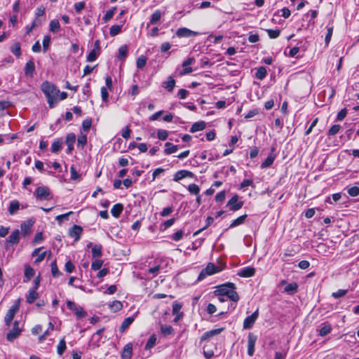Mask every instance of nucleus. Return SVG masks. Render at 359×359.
<instances>
[{
  "mask_svg": "<svg viewBox=\"0 0 359 359\" xmlns=\"http://www.w3.org/2000/svg\"><path fill=\"white\" fill-rule=\"evenodd\" d=\"M214 293L217 296H225L234 303H236L240 299L236 291L235 284L232 283H226L217 286ZM231 306L235 309L236 304H231Z\"/></svg>",
  "mask_w": 359,
  "mask_h": 359,
  "instance_id": "1",
  "label": "nucleus"
},
{
  "mask_svg": "<svg viewBox=\"0 0 359 359\" xmlns=\"http://www.w3.org/2000/svg\"><path fill=\"white\" fill-rule=\"evenodd\" d=\"M41 90L47 97L49 107L50 108L54 107L57 102V97L60 93V90L55 85L48 81H45L42 83Z\"/></svg>",
  "mask_w": 359,
  "mask_h": 359,
  "instance_id": "2",
  "label": "nucleus"
},
{
  "mask_svg": "<svg viewBox=\"0 0 359 359\" xmlns=\"http://www.w3.org/2000/svg\"><path fill=\"white\" fill-rule=\"evenodd\" d=\"M38 200H50L53 198L50 189L46 186L39 187L34 193Z\"/></svg>",
  "mask_w": 359,
  "mask_h": 359,
  "instance_id": "3",
  "label": "nucleus"
},
{
  "mask_svg": "<svg viewBox=\"0 0 359 359\" xmlns=\"http://www.w3.org/2000/svg\"><path fill=\"white\" fill-rule=\"evenodd\" d=\"M221 271L222 269H220L219 266H215L212 263H209L206 267L203 269L200 273L198 277V280H202L205 278L206 276H210Z\"/></svg>",
  "mask_w": 359,
  "mask_h": 359,
  "instance_id": "4",
  "label": "nucleus"
},
{
  "mask_svg": "<svg viewBox=\"0 0 359 359\" xmlns=\"http://www.w3.org/2000/svg\"><path fill=\"white\" fill-rule=\"evenodd\" d=\"M67 308L72 311L77 318L81 319L86 316V311L83 309V308L80 306L76 305L74 302L68 300L67 302Z\"/></svg>",
  "mask_w": 359,
  "mask_h": 359,
  "instance_id": "5",
  "label": "nucleus"
},
{
  "mask_svg": "<svg viewBox=\"0 0 359 359\" xmlns=\"http://www.w3.org/2000/svg\"><path fill=\"white\" fill-rule=\"evenodd\" d=\"M20 322L15 320L12 329L7 333L6 339L9 341H13L18 337L22 332V329L19 327Z\"/></svg>",
  "mask_w": 359,
  "mask_h": 359,
  "instance_id": "6",
  "label": "nucleus"
},
{
  "mask_svg": "<svg viewBox=\"0 0 359 359\" xmlns=\"http://www.w3.org/2000/svg\"><path fill=\"white\" fill-rule=\"evenodd\" d=\"M243 205V201H238V196L234 195L227 203L226 205L232 211H237L240 210Z\"/></svg>",
  "mask_w": 359,
  "mask_h": 359,
  "instance_id": "7",
  "label": "nucleus"
},
{
  "mask_svg": "<svg viewBox=\"0 0 359 359\" xmlns=\"http://www.w3.org/2000/svg\"><path fill=\"white\" fill-rule=\"evenodd\" d=\"M258 316H259V310L257 309L250 316L246 317L243 322V328L244 329L252 328L253 325L255 324L256 320L257 319Z\"/></svg>",
  "mask_w": 359,
  "mask_h": 359,
  "instance_id": "8",
  "label": "nucleus"
},
{
  "mask_svg": "<svg viewBox=\"0 0 359 359\" xmlns=\"http://www.w3.org/2000/svg\"><path fill=\"white\" fill-rule=\"evenodd\" d=\"M19 310V305L18 304H15L13 305L11 309L8 311L5 316V324L7 326H10L15 313Z\"/></svg>",
  "mask_w": 359,
  "mask_h": 359,
  "instance_id": "9",
  "label": "nucleus"
},
{
  "mask_svg": "<svg viewBox=\"0 0 359 359\" xmlns=\"http://www.w3.org/2000/svg\"><path fill=\"white\" fill-rule=\"evenodd\" d=\"M257 337L252 332L248 335V354L252 356L255 353V346Z\"/></svg>",
  "mask_w": 359,
  "mask_h": 359,
  "instance_id": "10",
  "label": "nucleus"
},
{
  "mask_svg": "<svg viewBox=\"0 0 359 359\" xmlns=\"http://www.w3.org/2000/svg\"><path fill=\"white\" fill-rule=\"evenodd\" d=\"M198 34V32L192 31L186 27L179 28L176 32V35L178 37H190V36H197Z\"/></svg>",
  "mask_w": 359,
  "mask_h": 359,
  "instance_id": "11",
  "label": "nucleus"
},
{
  "mask_svg": "<svg viewBox=\"0 0 359 359\" xmlns=\"http://www.w3.org/2000/svg\"><path fill=\"white\" fill-rule=\"evenodd\" d=\"M83 232L81 226L74 224L69 231V235L72 238H74L75 241L80 239L81 235Z\"/></svg>",
  "mask_w": 359,
  "mask_h": 359,
  "instance_id": "12",
  "label": "nucleus"
},
{
  "mask_svg": "<svg viewBox=\"0 0 359 359\" xmlns=\"http://www.w3.org/2000/svg\"><path fill=\"white\" fill-rule=\"evenodd\" d=\"M34 223L33 219H29L27 221L23 222L21 225V231L23 236H27L29 234L31 231V229Z\"/></svg>",
  "mask_w": 359,
  "mask_h": 359,
  "instance_id": "13",
  "label": "nucleus"
},
{
  "mask_svg": "<svg viewBox=\"0 0 359 359\" xmlns=\"http://www.w3.org/2000/svg\"><path fill=\"white\" fill-rule=\"evenodd\" d=\"M224 327H221L205 332L201 337V342L208 340L215 335L219 334L224 330Z\"/></svg>",
  "mask_w": 359,
  "mask_h": 359,
  "instance_id": "14",
  "label": "nucleus"
},
{
  "mask_svg": "<svg viewBox=\"0 0 359 359\" xmlns=\"http://www.w3.org/2000/svg\"><path fill=\"white\" fill-rule=\"evenodd\" d=\"M194 177L193 172H191L189 170H182L177 171L175 174L173 180L175 182H178L185 177Z\"/></svg>",
  "mask_w": 359,
  "mask_h": 359,
  "instance_id": "15",
  "label": "nucleus"
},
{
  "mask_svg": "<svg viewBox=\"0 0 359 359\" xmlns=\"http://www.w3.org/2000/svg\"><path fill=\"white\" fill-rule=\"evenodd\" d=\"M255 269L254 267L248 266L241 269L238 272V275L243 278H250L255 275Z\"/></svg>",
  "mask_w": 359,
  "mask_h": 359,
  "instance_id": "16",
  "label": "nucleus"
},
{
  "mask_svg": "<svg viewBox=\"0 0 359 359\" xmlns=\"http://www.w3.org/2000/svg\"><path fill=\"white\" fill-rule=\"evenodd\" d=\"M76 140V135L74 133H71L67 134L66 137L65 143L67 145V152L70 153L74 149V144Z\"/></svg>",
  "mask_w": 359,
  "mask_h": 359,
  "instance_id": "17",
  "label": "nucleus"
},
{
  "mask_svg": "<svg viewBox=\"0 0 359 359\" xmlns=\"http://www.w3.org/2000/svg\"><path fill=\"white\" fill-rule=\"evenodd\" d=\"M20 241V231L14 230L12 233L6 239V243L10 244H18Z\"/></svg>",
  "mask_w": 359,
  "mask_h": 359,
  "instance_id": "18",
  "label": "nucleus"
},
{
  "mask_svg": "<svg viewBox=\"0 0 359 359\" xmlns=\"http://www.w3.org/2000/svg\"><path fill=\"white\" fill-rule=\"evenodd\" d=\"M35 71L34 63L32 60H29L25 67V74L27 76L32 77Z\"/></svg>",
  "mask_w": 359,
  "mask_h": 359,
  "instance_id": "19",
  "label": "nucleus"
},
{
  "mask_svg": "<svg viewBox=\"0 0 359 359\" xmlns=\"http://www.w3.org/2000/svg\"><path fill=\"white\" fill-rule=\"evenodd\" d=\"M133 355V346L131 344H126L121 353V358L123 359H129Z\"/></svg>",
  "mask_w": 359,
  "mask_h": 359,
  "instance_id": "20",
  "label": "nucleus"
},
{
  "mask_svg": "<svg viewBox=\"0 0 359 359\" xmlns=\"http://www.w3.org/2000/svg\"><path fill=\"white\" fill-rule=\"evenodd\" d=\"M123 204L116 203L112 207V208L111 210V215L114 217L118 218V217H119L121 212H123Z\"/></svg>",
  "mask_w": 359,
  "mask_h": 359,
  "instance_id": "21",
  "label": "nucleus"
},
{
  "mask_svg": "<svg viewBox=\"0 0 359 359\" xmlns=\"http://www.w3.org/2000/svg\"><path fill=\"white\" fill-rule=\"evenodd\" d=\"M205 126H206V123L205 121H202L196 122L191 126V127L190 128V132L196 133L198 131L203 130V129H205Z\"/></svg>",
  "mask_w": 359,
  "mask_h": 359,
  "instance_id": "22",
  "label": "nucleus"
},
{
  "mask_svg": "<svg viewBox=\"0 0 359 359\" xmlns=\"http://www.w3.org/2000/svg\"><path fill=\"white\" fill-rule=\"evenodd\" d=\"M20 208V203L17 200H13L10 203L8 212L11 215H15Z\"/></svg>",
  "mask_w": 359,
  "mask_h": 359,
  "instance_id": "23",
  "label": "nucleus"
},
{
  "mask_svg": "<svg viewBox=\"0 0 359 359\" xmlns=\"http://www.w3.org/2000/svg\"><path fill=\"white\" fill-rule=\"evenodd\" d=\"M175 85V81L172 76H169L166 81H164L162 84V86L168 90V91L171 92Z\"/></svg>",
  "mask_w": 359,
  "mask_h": 359,
  "instance_id": "24",
  "label": "nucleus"
},
{
  "mask_svg": "<svg viewBox=\"0 0 359 359\" xmlns=\"http://www.w3.org/2000/svg\"><path fill=\"white\" fill-rule=\"evenodd\" d=\"M161 333L164 336L174 334V329L170 325H161Z\"/></svg>",
  "mask_w": 359,
  "mask_h": 359,
  "instance_id": "25",
  "label": "nucleus"
},
{
  "mask_svg": "<svg viewBox=\"0 0 359 359\" xmlns=\"http://www.w3.org/2000/svg\"><path fill=\"white\" fill-rule=\"evenodd\" d=\"M102 247L100 244H95L92 248V256L93 258L100 257L102 255Z\"/></svg>",
  "mask_w": 359,
  "mask_h": 359,
  "instance_id": "26",
  "label": "nucleus"
},
{
  "mask_svg": "<svg viewBox=\"0 0 359 359\" xmlns=\"http://www.w3.org/2000/svg\"><path fill=\"white\" fill-rule=\"evenodd\" d=\"M39 297V293L36 290L31 289L29 292V294L27 297V302L28 304H32Z\"/></svg>",
  "mask_w": 359,
  "mask_h": 359,
  "instance_id": "27",
  "label": "nucleus"
},
{
  "mask_svg": "<svg viewBox=\"0 0 359 359\" xmlns=\"http://www.w3.org/2000/svg\"><path fill=\"white\" fill-rule=\"evenodd\" d=\"M165 149L164 150V153L166 155L171 154L172 153L176 152L178 150V146L177 145H173L170 142H166L165 144Z\"/></svg>",
  "mask_w": 359,
  "mask_h": 359,
  "instance_id": "28",
  "label": "nucleus"
},
{
  "mask_svg": "<svg viewBox=\"0 0 359 359\" xmlns=\"http://www.w3.org/2000/svg\"><path fill=\"white\" fill-rule=\"evenodd\" d=\"M134 319L133 316L125 318L120 327V331L123 332L133 323Z\"/></svg>",
  "mask_w": 359,
  "mask_h": 359,
  "instance_id": "29",
  "label": "nucleus"
},
{
  "mask_svg": "<svg viewBox=\"0 0 359 359\" xmlns=\"http://www.w3.org/2000/svg\"><path fill=\"white\" fill-rule=\"evenodd\" d=\"M128 56V46L123 45L118 48V59L120 60H124Z\"/></svg>",
  "mask_w": 359,
  "mask_h": 359,
  "instance_id": "30",
  "label": "nucleus"
},
{
  "mask_svg": "<svg viewBox=\"0 0 359 359\" xmlns=\"http://www.w3.org/2000/svg\"><path fill=\"white\" fill-rule=\"evenodd\" d=\"M50 32L55 33L60 29V25L57 20H53L49 24Z\"/></svg>",
  "mask_w": 359,
  "mask_h": 359,
  "instance_id": "31",
  "label": "nucleus"
},
{
  "mask_svg": "<svg viewBox=\"0 0 359 359\" xmlns=\"http://www.w3.org/2000/svg\"><path fill=\"white\" fill-rule=\"evenodd\" d=\"M246 217L247 215H243L238 217V218L232 221V222L229 225V228H234L240 224H242L245 222Z\"/></svg>",
  "mask_w": 359,
  "mask_h": 359,
  "instance_id": "32",
  "label": "nucleus"
},
{
  "mask_svg": "<svg viewBox=\"0 0 359 359\" xmlns=\"http://www.w3.org/2000/svg\"><path fill=\"white\" fill-rule=\"evenodd\" d=\"M67 348L66 341L65 338L60 340L59 344L57 346V353L58 355H62Z\"/></svg>",
  "mask_w": 359,
  "mask_h": 359,
  "instance_id": "33",
  "label": "nucleus"
},
{
  "mask_svg": "<svg viewBox=\"0 0 359 359\" xmlns=\"http://www.w3.org/2000/svg\"><path fill=\"white\" fill-rule=\"evenodd\" d=\"M266 74L267 72L266 68L264 67H260L257 69L255 73V76L257 79L262 80L266 77Z\"/></svg>",
  "mask_w": 359,
  "mask_h": 359,
  "instance_id": "34",
  "label": "nucleus"
},
{
  "mask_svg": "<svg viewBox=\"0 0 359 359\" xmlns=\"http://www.w3.org/2000/svg\"><path fill=\"white\" fill-rule=\"evenodd\" d=\"M109 306L112 311L117 312L122 309L123 304L120 301L116 300L109 304Z\"/></svg>",
  "mask_w": 359,
  "mask_h": 359,
  "instance_id": "35",
  "label": "nucleus"
},
{
  "mask_svg": "<svg viewBox=\"0 0 359 359\" xmlns=\"http://www.w3.org/2000/svg\"><path fill=\"white\" fill-rule=\"evenodd\" d=\"M34 270L29 265H25V276L27 280H29L34 276Z\"/></svg>",
  "mask_w": 359,
  "mask_h": 359,
  "instance_id": "36",
  "label": "nucleus"
},
{
  "mask_svg": "<svg viewBox=\"0 0 359 359\" xmlns=\"http://www.w3.org/2000/svg\"><path fill=\"white\" fill-rule=\"evenodd\" d=\"M214 350L209 348V345L206 344L203 346V355L206 359H210L214 356Z\"/></svg>",
  "mask_w": 359,
  "mask_h": 359,
  "instance_id": "37",
  "label": "nucleus"
},
{
  "mask_svg": "<svg viewBox=\"0 0 359 359\" xmlns=\"http://www.w3.org/2000/svg\"><path fill=\"white\" fill-rule=\"evenodd\" d=\"M11 51L16 56L20 57L21 55L20 43L19 42L15 43L11 47Z\"/></svg>",
  "mask_w": 359,
  "mask_h": 359,
  "instance_id": "38",
  "label": "nucleus"
},
{
  "mask_svg": "<svg viewBox=\"0 0 359 359\" xmlns=\"http://www.w3.org/2000/svg\"><path fill=\"white\" fill-rule=\"evenodd\" d=\"M161 18V13L159 10H156L151 16L150 24L154 25L158 22Z\"/></svg>",
  "mask_w": 359,
  "mask_h": 359,
  "instance_id": "39",
  "label": "nucleus"
},
{
  "mask_svg": "<svg viewBox=\"0 0 359 359\" xmlns=\"http://www.w3.org/2000/svg\"><path fill=\"white\" fill-rule=\"evenodd\" d=\"M332 330V327L329 324H323V326L320 328L319 331V335L321 337H325Z\"/></svg>",
  "mask_w": 359,
  "mask_h": 359,
  "instance_id": "40",
  "label": "nucleus"
},
{
  "mask_svg": "<svg viewBox=\"0 0 359 359\" xmlns=\"http://www.w3.org/2000/svg\"><path fill=\"white\" fill-rule=\"evenodd\" d=\"M62 142L61 140H56L53 142L51 145V151L53 153H57L62 147Z\"/></svg>",
  "mask_w": 359,
  "mask_h": 359,
  "instance_id": "41",
  "label": "nucleus"
},
{
  "mask_svg": "<svg viewBox=\"0 0 359 359\" xmlns=\"http://www.w3.org/2000/svg\"><path fill=\"white\" fill-rule=\"evenodd\" d=\"M298 285L295 283H290L285 287V292L289 294H294L297 292Z\"/></svg>",
  "mask_w": 359,
  "mask_h": 359,
  "instance_id": "42",
  "label": "nucleus"
},
{
  "mask_svg": "<svg viewBox=\"0 0 359 359\" xmlns=\"http://www.w3.org/2000/svg\"><path fill=\"white\" fill-rule=\"evenodd\" d=\"M156 342V337L155 334H152L151 336H150V337L149 338V339L146 344L145 349L148 350V349L153 348L155 346Z\"/></svg>",
  "mask_w": 359,
  "mask_h": 359,
  "instance_id": "43",
  "label": "nucleus"
},
{
  "mask_svg": "<svg viewBox=\"0 0 359 359\" xmlns=\"http://www.w3.org/2000/svg\"><path fill=\"white\" fill-rule=\"evenodd\" d=\"M275 157L272 155L269 156L264 162L261 164L262 168H266L269 166H271L273 161H274Z\"/></svg>",
  "mask_w": 359,
  "mask_h": 359,
  "instance_id": "44",
  "label": "nucleus"
},
{
  "mask_svg": "<svg viewBox=\"0 0 359 359\" xmlns=\"http://www.w3.org/2000/svg\"><path fill=\"white\" fill-rule=\"evenodd\" d=\"M51 273L54 278H57L61 275V272L57 268L56 261H53L51 263Z\"/></svg>",
  "mask_w": 359,
  "mask_h": 359,
  "instance_id": "45",
  "label": "nucleus"
},
{
  "mask_svg": "<svg viewBox=\"0 0 359 359\" xmlns=\"http://www.w3.org/2000/svg\"><path fill=\"white\" fill-rule=\"evenodd\" d=\"M213 222H214V218L213 217H208L207 219H206V224H205V226H203V228L200 229L199 230L196 231L194 233V236H196L198 235L201 232H202L203 230L206 229L210 225H211Z\"/></svg>",
  "mask_w": 359,
  "mask_h": 359,
  "instance_id": "46",
  "label": "nucleus"
},
{
  "mask_svg": "<svg viewBox=\"0 0 359 359\" xmlns=\"http://www.w3.org/2000/svg\"><path fill=\"white\" fill-rule=\"evenodd\" d=\"M266 32H267L269 38H271V39H276L280 34V30L278 29H266Z\"/></svg>",
  "mask_w": 359,
  "mask_h": 359,
  "instance_id": "47",
  "label": "nucleus"
},
{
  "mask_svg": "<svg viewBox=\"0 0 359 359\" xmlns=\"http://www.w3.org/2000/svg\"><path fill=\"white\" fill-rule=\"evenodd\" d=\"M100 55V52L96 51L95 50H91L89 54L87 55L86 60L87 62H93L95 61L97 56Z\"/></svg>",
  "mask_w": 359,
  "mask_h": 359,
  "instance_id": "48",
  "label": "nucleus"
},
{
  "mask_svg": "<svg viewBox=\"0 0 359 359\" xmlns=\"http://www.w3.org/2000/svg\"><path fill=\"white\" fill-rule=\"evenodd\" d=\"M122 25H115L111 27L109 34L111 36L118 34L121 32Z\"/></svg>",
  "mask_w": 359,
  "mask_h": 359,
  "instance_id": "49",
  "label": "nucleus"
},
{
  "mask_svg": "<svg viewBox=\"0 0 359 359\" xmlns=\"http://www.w3.org/2000/svg\"><path fill=\"white\" fill-rule=\"evenodd\" d=\"M147 64V57L144 55H141L140 57H139L137 60V62H136V65H137V67L138 69H142L143 67H145Z\"/></svg>",
  "mask_w": 359,
  "mask_h": 359,
  "instance_id": "50",
  "label": "nucleus"
},
{
  "mask_svg": "<svg viewBox=\"0 0 359 359\" xmlns=\"http://www.w3.org/2000/svg\"><path fill=\"white\" fill-rule=\"evenodd\" d=\"M188 191L191 194L198 195L200 192V188L196 184H191L188 187Z\"/></svg>",
  "mask_w": 359,
  "mask_h": 359,
  "instance_id": "51",
  "label": "nucleus"
},
{
  "mask_svg": "<svg viewBox=\"0 0 359 359\" xmlns=\"http://www.w3.org/2000/svg\"><path fill=\"white\" fill-rule=\"evenodd\" d=\"M103 260L95 259L91 264V269L94 271H97L101 269L103 265Z\"/></svg>",
  "mask_w": 359,
  "mask_h": 359,
  "instance_id": "52",
  "label": "nucleus"
},
{
  "mask_svg": "<svg viewBox=\"0 0 359 359\" xmlns=\"http://www.w3.org/2000/svg\"><path fill=\"white\" fill-rule=\"evenodd\" d=\"M115 10H116V8H111V9L107 11V13H105V15H104L102 20L104 22H107V21L110 20L113 18Z\"/></svg>",
  "mask_w": 359,
  "mask_h": 359,
  "instance_id": "53",
  "label": "nucleus"
},
{
  "mask_svg": "<svg viewBox=\"0 0 359 359\" xmlns=\"http://www.w3.org/2000/svg\"><path fill=\"white\" fill-rule=\"evenodd\" d=\"M87 143V136L83 134H81L77 139L78 146L83 147Z\"/></svg>",
  "mask_w": 359,
  "mask_h": 359,
  "instance_id": "54",
  "label": "nucleus"
},
{
  "mask_svg": "<svg viewBox=\"0 0 359 359\" xmlns=\"http://www.w3.org/2000/svg\"><path fill=\"white\" fill-rule=\"evenodd\" d=\"M50 36H45L43 39V52H46L49 48V45L50 43Z\"/></svg>",
  "mask_w": 359,
  "mask_h": 359,
  "instance_id": "55",
  "label": "nucleus"
},
{
  "mask_svg": "<svg viewBox=\"0 0 359 359\" xmlns=\"http://www.w3.org/2000/svg\"><path fill=\"white\" fill-rule=\"evenodd\" d=\"M341 126L338 124L332 126L328 130V135L332 136L338 133Z\"/></svg>",
  "mask_w": 359,
  "mask_h": 359,
  "instance_id": "56",
  "label": "nucleus"
},
{
  "mask_svg": "<svg viewBox=\"0 0 359 359\" xmlns=\"http://www.w3.org/2000/svg\"><path fill=\"white\" fill-rule=\"evenodd\" d=\"M73 213V212L70 211L67 213H65V214H62V215H57L56 217H55V219L59 222V223H61L63 220H68L69 219V216L70 215H72Z\"/></svg>",
  "mask_w": 359,
  "mask_h": 359,
  "instance_id": "57",
  "label": "nucleus"
},
{
  "mask_svg": "<svg viewBox=\"0 0 359 359\" xmlns=\"http://www.w3.org/2000/svg\"><path fill=\"white\" fill-rule=\"evenodd\" d=\"M168 136V133L165 130H158L157 137L161 140H165Z\"/></svg>",
  "mask_w": 359,
  "mask_h": 359,
  "instance_id": "58",
  "label": "nucleus"
},
{
  "mask_svg": "<svg viewBox=\"0 0 359 359\" xmlns=\"http://www.w3.org/2000/svg\"><path fill=\"white\" fill-rule=\"evenodd\" d=\"M347 292V290H338L337 292H333L332 296L335 299H338L346 295Z\"/></svg>",
  "mask_w": 359,
  "mask_h": 359,
  "instance_id": "59",
  "label": "nucleus"
},
{
  "mask_svg": "<svg viewBox=\"0 0 359 359\" xmlns=\"http://www.w3.org/2000/svg\"><path fill=\"white\" fill-rule=\"evenodd\" d=\"M91 125H92L91 118H86L82 123V128H83V130L88 131L90 130Z\"/></svg>",
  "mask_w": 359,
  "mask_h": 359,
  "instance_id": "60",
  "label": "nucleus"
},
{
  "mask_svg": "<svg viewBox=\"0 0 359 359\" xmlns=\"http://www.w3.org/2000/svg\"><path fill=\"white\" fill-rule=\"evenodd\" d=\"M332 32H333V27H327V34L325 38V43L326 46H328V44L331 40V38L332 36Z\"/></svg>",
  "mask_w": 359,
  "mask_h": 359,
  "instance_id": "61",
  "label": "nucleus"
},
{
  "mask_svg": "<svg viewBox=\"0 0 359 359\" xmlns=\"http://www.w3.org/2000/svg\"><path fill=\"white\" fill-rule=\"evenodd\" d=\"M348 194L351 196H358L359 195V187H352L348 189Z\"/></svg>",
  "mask_w": 359,
  "mask_h": 359,
  "instance_id": "62",
  "label": "nucleus"
},
{
  "mask_svg": "<svg viewBox=\"0 0 359 359\" xmlns=\"http://www.w3.org/2000/svg\"><path fill=\"white\" fill-rule=\"evenodd\" d=\"M45 7L43 6H41L38 7L35 11L36 17L41 18L43 17L45 14Z\"/></svg>",
  "mask_w": 359,
  "mask_h": 359,
  "instance_id": "63",
  "label": "nucleus"
},
{
  "mask_svg": "<svg viewBox=\"0 0 359 359\" xmlns=\"http://www.w3.org/2000/svg\"><path fill=\"white\" fill-rule=\"evenodd\" d=\"M225 196H226L225 191H222L219 192L218 194H217V195L215 196V201L217 202L222 203L224 201Z\"/></svg>",
  "mask_w": 359,
  "mask_h": 359,
  "instance_id": "64",
  "label": "nucleus"
}]
</instances>
